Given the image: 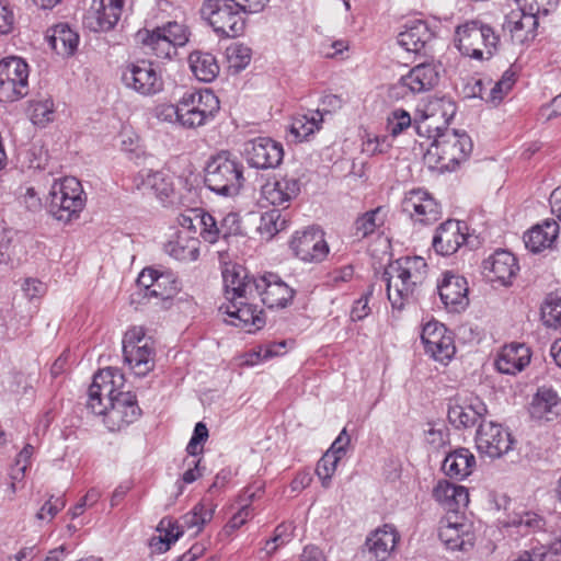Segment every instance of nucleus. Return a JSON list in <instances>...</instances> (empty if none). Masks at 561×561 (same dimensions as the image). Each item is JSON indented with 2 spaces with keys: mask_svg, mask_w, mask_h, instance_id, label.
<instances>
[{
  "mask_svg": "<svg viewBox=\"0 0 561 561\" xmlns=\"http://www.w3.org/2000/svg\"><path fill=\"white\" fill-rule=\"evenodd\" d=\"M124 375L118 368L106 367L99 370L89 388L87 409L102 416L111 431H121L139 419L141 409L130 391H123Z\"/></svg>",
  "mask_w": 561,
  "mask_h": 561,
  "instance_id": "f257e3e1",
  "label": "nucleus"
},
{
  "mask_svg": "<svg viewBox=\"0 0 561 561\" xmlns=\"http://www.w3.org/2000/svg\"><path fill=\"white\" fill-rule=\"evenodd\" d=\"M427 275V263L421 256H403L387 265L381 274L388 299L393 308L402 309L414 299Z\"/></svg>",
  "mask_w": 561,
  "mask_h": 561,
  "instance_id": "f03ea898",
  "label": "nucleus"
},
{
  "mask_svg": "<svg viewBox=\"0 0 561 561\" xmlns=\"http://www.w3.org/2000/svg\"><path fill=\"white\" fill-rule=\"evenodd\" d=\"M270 0H204L201 15L220 37H238L243 34V13L261 12Z\"/></svg>",
  "mask_w": 561,
  "mask_h": 561,
  "instance_id": "7ed1b4c3",
  "label": "nucleus"
},
{
  "mask_svg": "<svg viewBox=\"0 0 561 561\" xmlns=\"http://www.w3.org/2000/svg\"><path fill=\"white\" fill-rule=\"evenodd\" d=\"M244 165L240 159L229 151H220L211 156L205 167V185L221 196L239 194L245 182Z\"/></svg>",
  "mask_w": 561,
  "mask_h": 561,
  "instance_id": "20e7f679",
  "label": "nucleus"
},
{
  "mask_svg": "<svg viewBox=\"0 0 561 561\" xmlns=\"http://www.w3.org/2000/svg\"><path fill=\"white\" fill-rule=\"evenodd\" d=\"M135 38L144 54L171 59L176 55V48L188 42V32L183 24L170 21L153 30H139Z\"/></svg>",
  "mask_w": 561,
  "mask_h": 561,
  "instance_id": "39448f33",
  "label": "nucleus"
},
{
  "mask_svg": "<svg viewBox=\"0 0 561 561\" xmlns=\"http://www.w3.org/2000/svg\"><path fill=\"white\" fill-rule=\"evenodd\" d=\"M85 204L87 195L76 178L66 176L51 185L47 209L56 220L68 224L78 219Z\"/></svg>",
  "mask_w": 561,
  "mask_h": 561,
  "instance_id": "423d86ee",
  "label": "nucleus"
},
{
  "mask_svg": "<svg viewBox=\"0 0 561 561\" xmlns=\"http://www.w3.org/2000/svg\"><path fill=\"white\" fill-rule=\"evenodd\" d=\"M455 42L459 51L477 60H489L497 49L500 37L480 20H471L457 26Z\"/></svg>",
  "mask_w": 561,
  "mask_h": 561,
  "instance_id": "0eeeda50",
  "label": "nucleus"
},
{
  "mask_svg": "<svg viewBox=\"0 0 561 561\" xmlns=\"http://www.w3.org/2000/svg\"><path fill=\"white\" fill-rule=\"evenodd\" d=\"M123 354L125 363L137 376H146L154 367L152 342L146 337L142 328H133L125 333Z\"/></svg>",
  "mask_w": 561,
  "mask_h": 561,
  "instance_id": "6e6552de",
  "label": "nucleus"
},
{
  "mask_svg": "<svg viewBox=\"0 0 561 561\" xmlns=\"http://www.w3.org/2000/svg\"><path fill=\"white\" fill-rule=\"evenodd\" d=\"M28 93V66L20 57L0 61V101L14 102Z\"/></svg>",
  "mask_w": 561,
  "mask_h": 561,
  "instance_id": "1a4fd4ad",
  "label": "nucleus"
},
{
  "mask_svg": "<svg viewBox=\"0 0 561 561\" xmlns=\"http://www.w3.org/2000/svg\"><path fill=\"white\" fill-rule=\"evenodd\" d=\"M121 79L125 88L142 96H151L163 90L161 75L151 62L145 60L126 65Z\"/></svg>",
  "mask_w": 561,
  "mask_h": 561,
  "instance_id": "9d476101",
  "label": "nucleus"
},
{
  "mask_svg": "<svg viewBox=\"0 0 561 561\" xmlns=\"http://www.w3.org/2000/svg\"><path fill=\"white\" fill-rule=\"evenodd\" d=\"M433 145L437 150L439 160L446 161L447 168L455 169L466 161L473 149L469 135L456 129H446L435 136Z\"/></svg>",
  "mask_w": 561,
  "mask_h": 561,
  "instance_id": "9b49d317",
  "label": "nucleus"
},
{
  "mask_svg": "<svg viewBox=\"0 0 561 561\" xmlns=\"http://www.w3.org/2000/svg\"><path fill=\"white\" fill-rule=\"evenodd\" d=\"M510 431L494 422H481L476 434V446L480 454L490 458H500L513 446Z\"/></svg>",
  "mask_w": 561,
  "mask_h": 561,
  "instance_id": "f8f14e48",
  "label": "nucleus"
},
{
  "mask_svg": "<svg viewBox=\"0 0 561 561\" xmlns=\"http://www.w3.org/2000/svg\"><path fill=\"white\" fill-rule=\"evenodd\" d=\"M401 209L414 222L422 225H431L442 216L439 203L423 188L407 192L401 202Z\"/></svg>",
  "mask_w": 561,
  "mask_h": 561,
  "instance_id": "ddd939ff",
  "label": "nucleus"
},
{
  "mask_svg": "<svg viewBox=\"0 0 561 561\" xmlns=\"http://www.w3.org/2000/svg\"><path fill=\"white\" fill-rule=\"evenodd\" d=\"M425 353L442 364H447L455 355L456 347L451 333L437 321L424 324L421 333Z\"/></svg>",
  "mask_w": 561,
  "mask_h": 561,
  "instance_id": "4468645a",
  "label": "nucleus"
},
{
  "mask_svg": "<svg viewBox=\"0 0 561 561\" xmlns=\"http://www.w3.org/2000/svg\"><path fill=\"white\" fill-rule=\"evenodd\" d=\"M244 154L248 163L256 169H274L284 158L283 145L270 137H256L245 142Z\"/></svg>",
  "mask_w": 561,
  "mask_h": 561,
  "instance_id": "2eb2a0df",
  "label": "nucleus"
},
{
  "mask_svg": "<svg viewBox=\"0 0 561 561\" xmlns=\"http://www.w3.org/2000/svg\"><path fill=\"white\" fill-rule=\"evenodd\" d=\"M294 254L304 262L320 263L329 254V245L319 228H308L296 232L290 241Z\"/></svg>",
  "mask_w": 561,
  "mask_h": 561,
  "instance_id": "dca6fc26",
  "label": "nucleus"
},
{
  "mask_svg": "<svg viewBox=\"0 0 561 561\" xmlns=\"http://www.w3.org/2000/svg\"><path fill=\"white\" fill-rule=\"evenodd\" d=\"M256 299L257 298L226 301L220 306L219 310L228 316V319H226L227 323L252 332L253 330L261 329L265 324L262 310H257V305L255 304Z\"/></svg>",
  "mask_w": 561,
  "mask_h": 561,
  "instance_id": "f3484780",
  "label": "nucleus"
},
{
  "mask_svg": "<svg viewBox=\"0 0 561 561\" xmlns=\"http://www.w3.org/2000/svg\"><path fill=\"white\" fill-rule=\"evenodd\" d=\"M256 280L257 277L250 275L242 265L226 266L222 271L226 300L257 298Z\"/></svg>",
  "mask_w": 561,
  "mask_h": 561,
  "instance_id": "a211bd4d",
  "label": "nucleus"
},
{
  "mask_svg": "<svg viewBox=\"0 0 561 561\" xmlns=\"http://www.w3.org/2000/svg\"><path fill=\"white\" fill-rule=\"evenodd\" d=\"M257 298L270 309L286 308L296 290L287 285L277 274L266 273L257 277Z\"/></svg>",
  "mask_w": 561,
  "mask_h": 561,
  "instance_id": "6ab92c4d",
  "label": "nucleus"
},
{
  "mask_svg": "<svg viewBox=\"0 0 561 561\" xmlns=\"http://www.w3.org/2000/svg\"><path fill=\"white\" fill-rule=\"evenodd\" d=\"M300 193V182L295 176L275 174L261 187V196L270 205L288 208Z\"/></svg>",
  "mask_w": 561,
  "mask_h": 561,
  "instance_id": "aec40b11",
  "label": "nucleus"
},
{
  "mask_svg": "<svg viewBox=\"0 0 561 561\" xmlns=\"http://www.w3.org/2000/svg\"><path fill=\"white\" fill-rule=\"evenodd\" d=\"M124 0H92L84 21L93 32L111 31L119 21Z\"/></svg>",
  "mask_w": 561,
  "mask_h": 561,
  "instance_id": "412c9836",
  "label": "nucleus"
},
{
  "mask_svg": "<svg viewBox=\"0 0 561 561\" xmlns=\"http://www.w3.org/2000/svg\"><path fill=\"white\" fill-rule=\"evenodd\" d=\"M439 81L437 66L433 64H420L402 76L392 88L393 91L404 90L401 96L408 93L419 94L431 91Z\"/></svg>",
  "mask_w": 561,
  "mask_h": 561,
  "instance_id": "4be33fe9",
  "label": "nucleus"
},
{
  "mask_svg": "<svg viewBox=\"0 0 561 561\" xmlns=\"http://www.w3.org/2000/svg\"><path fill=\"white\" fill-rule=\"evenodd\" d=\"M517 7L516 10L506 14L503 28L510 32L514 43L523 45L535 38L538 16L529 11L523 2L522 5Z\"/></svg>",
  "mask_w": 561,
  "mask_h": 561,
  "instance_id": "5701e85b",
  "label": "nucleus"
},
{
  "mask_svg": "<svg viewBox=\"0 0 561 561\" xmlns=\"http://www.w3.org/2000/svg\"><path fill=\"white\" fill-rule=\"evenodd\" d=\"M447 517L440 522L438 537L445 547L449 550L466 551L472 548L476 535L472 525L466 522H459L458 516Z\"/></svg>",
  "mask_w": 561,
  "mask_h": 561,
  "instance_id": "b1692460",
  "label": "nucleus"
},
{
  "mask_svg": "<svg viewBox=\"0 0 561 561\" xmlns=\"http://www.w3.org/2000/svg\"><path fill=\"white\" fill-rule=\"evenodd\" d=\"M466 230V224L459 220L448 219L440 224L432 240L434 251L443 256L456 253L467 240Z\"/></svg>",
  "mask_w": 561,
  "mask_h": 561,
  "instance_id": "393cba45",
  "label": "nucleus"
},
{
  "mask_svg": "<svg viewBox=\"0 0 561 561\" xmlns=\"http://www.w3.org/2000/svg\"><path fill=\"white\" fill-rule=\"evenodd\" d=\"M437 290L442 302L450 311L459 312L469 304L468 283L463 276L445 272Z\"/></svg>",
  "mask_w": 561,
  "mask_h": 561,
  "instance_id": "a878e982",
  "label": "nucleus"
},
{
  "mask_svg": "<svg viewBox=\"0 0 561 561\" xmlns=\"http://www.w3.org/2000/svg\"><path fill=\"white\" fill-rule=\"evenodd\" d=\"M519 270L516 257L506 250L494 252L483 261V272L492 283L510 285Z\"/></svg>",
  "mask_w": 561,
  "mask_h": 561,
  "instance_id": "bb28decb",
  "label": "nucleus"
},
{
  "mask_svg": "<svg viewBox=\"0 0 561 561\" xmlns=\"http://www.w3.org/2000/svg\"><path fill=\"white\" fill-rule=\"evenodd\" d=\"M351 438L346 428H343L329 450L321 457L316 467V473L321 480L323 488H329L331 478L336 470L337 462L346 454Z\"/></svg>",
  "mask_w": 561,
  "mask_h": 561,
  "instance_id": "cd10ccee",
  "label": "nucleus"
},
{
  "mask_svg": "<svg viewBox=\"0 0 561 561\" xmlns=\"http://www.w3.org/2000/svg\"><path fill=\"white\" fill-rule=\"evenodd\" d=\"M434 38V32L422 20L409 21L404 30L398 34L397 42L409 53H421Z\"/></svg>",
  "mask_w": 561,
  "mask_h": 561,
  "instance_id": "c85d7f7f",
  "label": "nucleus"
},
{
  "mask_svg": "<svg viewBox=\"0 0 561 561\" xmlns=\"http://www.w3.org/2000/svg\"><path fill=\"white\" fill-rule=\"evenodd\" d=\"M400 536L392 525H383L371 531L365 541V547L376 561H386L394 550Z\"/></svg>",
  "mask_w": 561,
  "mask_h": 561,
  "instance_id": "c756f323",
  "label": "nucleus"
},
{
  "mask_svg": "<svg viewBox=\"0 0 561 561\" xmlns=\"http://www.w3.org/2000/svg\"><path fill=\"white\" fill-rule=\"evenodd\" d=\"M488 408L478 397L470 398L465 404H451L448 420L457 428L474 426L485 414Z\"/></svg>",
  "mask_w": 561,
  "mask_h": 561,
  "instance_id": "7c9ffc66",
  "label": "nucleus"
},
{
  "mask_svg": "<svg viewBox=\"0 0 561 561\" xmlns=\"http://www.w3.org/2000/svg\"><path fill=\"white\" fill-rule=\"evenodd\" d=\"M530 357L529 347L522 343H512L502 348L495 366L502 374L515 375L529 364Z\"/></svg>",
  "mask_w": 561,
  "mask_h": 561,
  "instance_id": "2f4dec72",
  "label": "nucleus"
},
{
  "mask_svg": "<svg viewBox=\"0 0 561 561\" xmlns=\"http://www.w3.org/2000/svg\"><path fill=\"white\" fill-rule=\"evenodd\" d=\"M529 413L533 419L552 421L561 413V399L552 388L540 387L531 400Z\"/></svg>",
  "mask_w": 561,
  "mask_h": 561,
  "instance_id": "473e14b6",
  "label": "nucleus"
},
{
  "mask_svg": "<svg viewBox=\"0 0 561 561\" xmlns=\"http://www.w3.org/2000/svg\"><path fill=\"white\" fill-rule=\"evenodd\" d=\"M434 499L448 512L457 513L469 503L467 488L440 480L433 490Z\"/></svg>",
  "mask_w": 561,
  "mask_h": 561,
  "instance_id": "72a5a7b5",
  "label": "nucleus"
},
{
  "mask_svg": "<svg viewBox=\"0 0 561 561\" xmlns=\"http://www.w3.org/2000/svg\"><path fill=\"white\" fill-rule=\"evenodd\" d=\"M474 466L473 454L467 448H458L445 457L442 470L450 479L463 480L471 474Z\"/></svg>",
  "mask_w": 561,
  "mask_h": 561,
  "instance_id": "f704fd0d",
  "label": "nucleus"
},
{
  "mask_svg": "<svg viewBox=\"0 0 561 561\" xmlns=\"http://www.w3.org/2000/svg\"><path fill=\"white\" fill-rule=\"evenodd\" d=\"M559 234V225L553 219H547L542 225H537L524 236L526 248L533 253L541 252L550 248Z\"/></svg>",
  "mask_w": 561,
  "mask_h": 561,
  "instance_id": "c9c22d12",
  "label": "nucleus"
},
{
  "mask_svg": "<svg viewBox=\"0 0 561 561\" xmlns=\"http://www.w3.org/2000/svg\"><path fill=\"white\" fill-rule=\"evenodd\" d=\"M48 32V43L57 55L70 57L76 53L79 44V34L67 23L56 24Z\"/></svg>",
  "mask_w": 561,
  "mask_h": 561,
  "instance_id": "e433bc0d",
  "label": "nucleus"
},
{
  "mask_svg": "<svg viewBox=\"0 0 561 561\" xmlns=\"http://www.w3.org/2000/svg\"><path fill=\"white\" fill-rule=\"evenodd\" d=\"M201 241L198 238L179 231L174 239L165 245V252L173 259L181 262H193L198 259Z\"/></svg>",
  "mask_w": 561,
  "mask_h": 561,
  "instance_id": "4c0bfd02",
  "label": "nucleus"
},
{
  "mask_svg": "<svg viewBox=\"0 0 561 561\" xmlns=\"http://www.w3.org/2000/svg\"><path fill=\"white\" fill-rule=\"evenodd\" d=\"M322 123L323 115L319 110L298 114L293 117L288 136L295 142L306 141L322 128Z\"/></svg>",
  "mask_w": 561,
  "mask_h": 561,
  "instance_id": "58836bf2",
  "label": "nucleus"
},
{
  "mask_svg": "<svg viewBox=\"0 0 561 561\" xmlns=\"http://www.w3.org/2000/svg\"><path fill=\"white\" fill-rule=\"evenodd\" d=\"M139 190L152 193L161 202H164L173 193V183L171 178L162 171L144 170L139 173Z\"/></svg>",
  "mask_w": 561,
  "mask_h": 561,
  "instance_id": "ea45409f",
  "label": "nucleus"
},
{
  "mask_svg": "<svg viewBox=\"0 0 561 561\" xmlns=\"http://www.w3.org/2000/svg\"><path fill=\"white\" fill-rule=\"evenodd\" d=\"M188 64L197 80L211 82L219 73V66L210 53L193 51L188 56Z\"/></svg>",
  "mask_w": 561,
  "mask_h": 561,
  "instance_id": "a19ab883",
  "label": "nucleus"
},
{
  "mask_svg": "<svg viewBox=\"0 0 561 561\" xmlns=\"http://www.w3.org/2000/svg\"><path fill=\"white\" fill-rule=\"evenodd\" d=\"M170 110L175 116V121L187 129L201 127L211 119L206 115L198 112L196 106L188 105L187 100L181 98L175 105L170 106Z\"/></svg>",
  "mask_w": 561,
  "mask_h": 561,
  "instance_id": "79ce46f5",
  "label": "nucleus"
},
{
  "mask_svg": "<svg viewBox=\"0 0 561 561\" xmlns=\"http://www.w3.org/2000/svg\"><path fill=\"white\" fill-rule=\"evenodd\" d=\"M187 100L188 105L196 106L198 112L206 115L209 119H214L220 108L217 95L208 89L201 91H187L182 96Z\"/></svg>",
  "mask_w": 561,
  "mask_h": 561,
  "instance_id": "37998d69",
  "label": "nucleus"
},
{
  "mask_svg": "<svg viewBox=\"0 0 561 561\" xmlns=\"http://www.w3.org/2000/svg\"><path fill=\"white\" fill-rule=\"evenodd\" d=\"M214 516V507L211 503L201 502L197 503L191 512L186 513L181 518V527L193 530L196 535L204 526L211 520Z\"/></svg>",
  "mask_w": 561,
  "mask_h": 561,
  "instance_id": "c03bdc74",
  "label": "nucleus"
},
{
  "mask_svg": "<svg viewBox=\"0 0 561 561\" xmlns=\"http://www.w3.org/2000/svg\"><path fill=\"white\" fill-rule=\"evenodd\" d=\"M545 519L535 512H520L510 516L505 527H514L520 535H528L543 529Z\"/></svg>",
  "mask_w": 561,
  "mask_h": 561,
  "instance_id": "a18cd8bd",
  "label": "nucleus"
},
{
  "mask_svg": "<svg viewBox=\"0 0 561 561\" xmlns=\"http://www.w3.org/2000/svg\"><path fill=\"white\" fill-rule=\"evenodd\" d=\"M181 289V283L172 272H159L150 291V298L170 299Z\"/></svg>",
  "mask_w": 561,
  "mask_h": 561,
  "instance_id": "49530a36",
  "label": "nucleus"
},
{
  "mask_svg": "<svg viewBox=\"0 0 561 561\" xmlns=\"http://www.w3.org/2000/svg\"><path fill=\"white\" fill-rule=\"evenodd\" d=\"M385 224L383 208L377 207L359 216L354 226L355 234L359 238H366L373 234Z\"/></svg>",
  "mask_w": 561,
  "mask_h": 561,
  "instance_id": "de8ad7c7",
  "label": "nucleus"
},
{
  "mask_svg": "<svg viewBox=\"0 0 561 561\" xmlns=\"http://www.w3.org/2000/svg\"><path fill=\"white\" fill-rule=\"evenodd\" d=\"M541 318L549 328L561 327V290L550 293L541 306Z\"/></svg>",
  "mask_w": 561,
  "mask_h": 561,
  "instance_id": "09e8293b",
  "label": "nucleus"
},
{
  "mask_svg": "<svg viewBox=\"0 0 561 561\" xmlns=\"http://www.w3.org/2000/svg\"><path fill=\"white\" fill-rule=\"evenodd\" d=\"M288 226V218L283 215L279 209H272L265 211L261 216L259 230L262 234L273 237L276 233L285 230Z\"/></svg>",
  "mask_w": 561,
  "mask_h": 561,
  "instance_id": "8fccbe9b",
  "label": "nucleus"
},
{
  "mask_svg": "<svg viewBox=\"0 0 561 561\" xmlns=\"http://www.w3.org/2000/svg\"><path fill=\"white\" fill-rule=\"evenodd\" d=\"M31 119L34 125L45 127L54 121L55 107L50 98L33 100L30 103Z\"/></svg>",
  "mask_w": 561,
  "mask_h": 561,
  "instance_id": "3c124183",
  "label": "nucleus"
},
{
  "mask_svg": "<svg viewBox=\"0 0 561 561\" xmlns=\"http://www.w3.org/2000/svg\"><path fill=\"white\" fill-rule=\"evenodd\" d=\"M515 82L516 73L512 69H507L506 71H504L501 79L490 90L489 96L485 98V100L494 104L501 102L503 98L512 90ZM480 98L484 99L483 95H480Z\"/></svg>",
  "mask_w": 561,
  "mask_h": 561,
  "instance_id": "603ef678",
  "label": "nucleus"
},
{
  "mask_svg": "<svg viewBox=\"0 0 561 561\" xmlns=\"http://www.w3.org/2000/svg\"><path fill=\"white\" fill-rule=\"evenodd\" d=\"M227 58L230 67L240 71L251 61V48L244 44L234 43L227 48Z\"/></svg>",
  "mask_w": 561,
  "mask_h": 561,
  "instance_id": "864d4df0",
  "label": "nucleus"
},
{
  "mask_svg": "<svg viewBox=\"0 0 561 561\" xmlns=\"http://www.w3.org/2000/svg\"><path fill=\"white\" fill-rule=\"evenodd\" d=\"M196 218H198V225L201 226V237L209 243L218 241L220 238L219 226L215 217L203 210L202 213H196Z\"/></svg>",
  "mask_w": 561,
  "mask_h": 561,
  "instance_id": "5fc2aeb1",
  "label": "nucleus"
},
{
  "mask_svg": "<svg viewBox=\"0 0 561 561\" xmlns=\"http://www.w3.org/2000/svg\"><path fill=\"white\" fill-rule=\"evenodd\" d=\"M412 124L410 114L402 110H394L388 117V129L392 136H397Z\"/></svg>",
  "mask_w": 561,
  "mask_h": 561,
  "instance_id": "6e6d98bb",
  "label": "nucleus"
},
{
  "mask_svg": "<svg viewBox=\"0 0 561 561\" xmlns=\"http://www.w3.org/2000/svg\"><path fill=\"white\" fill-rule=\"evenodd\" d=\"M242 233L241 220L238 214H227L219 226V237L228 239L231 236H238Z\"/></svg>",
  "mask_w": 561,
  "mask_h": 561,
  "instance_id": "4d7b16f0",
  "label": "nucleus"
},
{
  "mask_svg": "<svg viewBox=\"0 0 561 561\" xmlns=\"http://www.w3.org/2000/svg\"><path fill=\"white\" fill-rule=\"evenodd\" d=\"M517 5H522V2L534 14L548 15L553 10L559 0H514Z\"/></svg>",
  "mask_w": 561,
  "mask_h": 561,
  "instance_id": "13d9d810",
  "label": "nucleus"
},
{
  "mask_svg": "<svg viewBox=\"0 0 561 561\" xmlns=\"http://www.w3.org/2000/svg\"><path fill=\"white\" fill-rule=\"evenodd\" d=\"M158 274L159 271L151 267L142 270L139 274L137 284L139 287L144 288V297L150 298V291Z\"/></svg>",
  "mask_w": 561,
  "mask_h": 561,
  "instance_id": "bf43d9fd",
  "label": "nucleus"
},
{
  "mask_svg": "<svg viewBox=\"0 0 561 561\" xmlns=\"http://www.w3.org/2000/svg\"><path fill=\"white\" fill-rule=\"evenodd\" d=\"M285 347V342H280V343H277V344H273V345H268L264 348H261L257 353H253L251 355V357H255V359H249L248 362L251 364V365H254L256 364L259 360H265V359H268L273 356H278L280 355L283 352L282 350Z\"/></svg>",
  "mask_w": 561,
  "mask_h": 561,
  "instance_id": "052dcab7",
  "label": "nucleus"
},
{
  "mask_svg": "<svg viewBox=\"0 0 561 561\" xmlns=\"http://www.w3.org/2000/svg\"><path fill=\"white\" fill-rule=\"evenodd\" d=\"M22 289L28 299L42 297L46 291V285L38 279H25Z\"/></svg>",
  "mask_w": 561,
  "mask_h": 561,
  "instance_id": "680f3d73",
  "label": "nucleus"
},
{
  "mask_svg": "<svg viewBox=\"0 0 561 561\" xmlns=\"http://www.w3.org/2000/svg\"><path fill=\"white\" fill-rule=\"evenodd\" d=\"M203 209H193L190 214H182L178 218V222L182 228L181 231H184L186 234L188 232L195 233L198 225V218H196V213H202Z\"/></svg>",
  "mask_w": 561,
  "mask_h": 561,
  "instance_id": "e2e57ef3",
  "label": "nucleus"
},
{
  "mask_svg": "<svg viewBox=\"0 0 561 561\" xmlns=\"http://www.w3.org/2000/svg\"><path fill=\"white\" fill-rule=\"evenodd\" d=\"M65 506V501L61 497H57L55 501L48 500L37 513V518L45 519L47 516L53 518L59 511Z\"/></svg>",
  "mask_w": 561,
  "mask_h": 561,
  "instance_id": "0e129e2a",
  "label": "nucleus"
},
{
  "mask_svg": "<svg viewBox=\"0 0 561 561\" xmlns=\"http://www.w3.org/2000/svg\"><path fill=\"white\" fill-rule=\"evenodd\" d=\"M14 14L8 4L0 2V35L8 34L13 28Z\"/></svg>",
  "mask_w": 561,
  "mask_h": 561,
  "instance_id": "69168bd1",
  "label": "nucleus"
},
{
  "mask_svg": "<svg viewBox=\"0 0 561 561\" xmlns=\"http://www.w3.org/2000/svg\"><path fill=\"white\" fill-rule=\"evenodd\" d=\"M369 312L370 308L368 306V297H360L353 305L351 310V319L353 321L363 320L369 314Z\"/></svg>",
  "mask_w": 561,
  "mask_h": 561,
  "instance_id": "338daca9",
  "label": "nucleus"
},
{
  "mask_svg": "<svg viewBox=\"0 0 561 561\" xmlns=\"http://www.w3.org/2000/svg\"><path fill=\"white\" fill-rule=\"evenodd\" d=\"M31 388L27 377L23 373H14L11 376L10 390L15 393H26Z\"/></svg>",
  "mask_w": 561,
  "mask_h": 561,
  "instance_id": "774afa93",
  "label": "nucleus"
}]
</instances>
